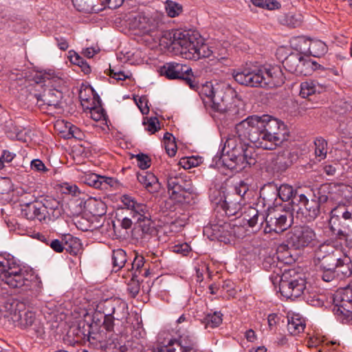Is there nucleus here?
Segmentation results:
<instances>
[{"label":"nucleus","instance_id":"nucleus-1","mask_svg":"<svg viewBox=\"0 0 352 352\" xmlns=\"http://www.w3.org/2000/svg\"><path fill=\"white\" fill-rule=\"evenodd\" d=\"M235 129L240 142L234 136L228 138L219 160L224 166L236 172L257 162L258 155L254 147L248 145V142L257 148L274 150L289 136L287 126L269 115L249 116L236 124Z\"/></svg>","mask_w":352,"mask_h":352},{"label":"nucleus","instance_id":"nucleus-2","mask_svg":"<svg viewBox=\"0 0 352 352\" xmlns=\"http://www.w3.org/2000/svg\"><path fill=\"white\" fill-rule=\"evenodd\" d=\"M122 202L129 212V217H124L121 221L123 229H129L134 224L132 233L137 239H145L155 234L156 229L147 205L138 202L128 195H122Z\"/></svg>","mask_w":352,"mask_h":352},{"label":"nucleus","instance_id":"nucleus-3","mask_svg":"<svg viewBox=\"0 0 352 352\" xmlns=\"http://www.w3.org/2000/svg\"><path fill=\"white\" fill-rule=\"evenodd\" d=\"M232 75L239 84L250 87L275 88L285 82L283 73L278 66L245 67L234 70Z\"/></svg>","mask_w":352,"mask_h":352},{"label":"nucleus","instance_id":"nucleus-4","mask_svg":"<svg viewBox=\"0 0 352 352\" xmlns=\"http://www.w3.org/2000/svg\"><path fill=\"white\" fill-rule=\"evenodd\" d=\"M168 36L173 49L177 50L186 59L197 60L201 58H208L212 54L209 47L201 42L197 34L190 30H176L173 33H168Z\"/></svg>","mask_w":352,"mask_h":352},{"label":"nucleus","instance_id":"nucleus-5","mask_svg":"<svg viewBox=\"0 0 352 352\" xmlns=\"http://www.w3.org/2000/svg\"><path fill=\"white\" fill-rule=\"evenodd\" d=\"M318 243L315 231L309 226H296L285 234L284 242L279 250H303L307 247H314Z\"/></svg>","mask_w":352,"mask_h":352},{"label":"nucleus","instance_id":"nucleus-6","mask_svg":"<svg viewBox=\"0 0 352 352\" xmlns=\"http://www.w3.org/2000/svg\"><path fill=\"white\" fill-rule=\"evenodd\" d=\"M339 261L338 252L327 245H321L315 252L314 264L317 271L322 273V279L331 282L335 279L336 262Z\"/></svg>","mask_w":352,"mask_h":352},{"label":"nucleus","instance_id":"nucleus-7","mask_svg":"<svg viewBox=\"0 0 352 352\" xmlns=\"http://www.w3.org/2000/svg\"><path fill=\"white\" fill-rule=\"evenodd\" d=\"M170 198L180 204H189L193 193V186L186 175L170 173L167 177Z\"/></svg>","mask_w":352,"mask_h":352},{"label":"nucleus","instance_id":"nucleus-8","mask_svg":"<svg viewBox=\"0 0 352 352\" xmlns=\"http://www.w3.org/2000/svg\"><path fill=\"white\" fill-rule=\"evenodd\" d=\"M279 291L282 296L287 298L294 300L302 296L304 300H309L306 294H309V291L306 286L305 279L301 277H292L291 272L282 274Z\"/></svg>","mask_w":352,"mask_h":352},{"label":"nucleus","instance_id":"nucleus-9","mask_svg":"<svg viewBox=\"0 0 352 352\" xmlns=\"http://www.w3.org/2000/svg\"><path fill=\"white\" fill-rule=\"evenodd\" d=\"M285 69L296 76H309L320 65L298 52H291L282 61Z\"/></svg>","mask_w":352,"mask_h":352},{"label":"nucleus","instance_id":"nucleus-10","mask_svg":"<svg viewBox=\"0 0 352 352\" xmlns=\"http://www.w3.org/2000/svg\"><path fill=\"white\" fill-rule=\"evenodd\" d=\"M0 278L12 288H19L27 285L28 279L15 261L4 259L0 261Z\"/></svg>","mask_w":352,"mask_h":352},{"label":"nucleus","instance_id":"nucleus-11","mask_svg":"<svg viewBox=\"0 0 352 352\" xmlns=\"http://www.w3.org/2000/svg\"><path fill=\"white\" fill-rule=\"evenodd\" d=\"M293 222V213L290 210L283 208L280 211H274L266 215L264 232L265 233L282 232L290 228Z\"/></svg>","mask_w":352,"mask_h":352},{"label":"nucleus","instance_id":"nucleus-12","mask_svg":"<svg viewBox=\"0 0 352 352\" xmlns=\"http://www.w3.org/2000/svg\"><path fill=\"white\" fill-rule=\"evenodd\" d=\"M161 72L168 79L184 80L192 89L197 87V83L193 80L192 69L186 65L175 62L167 63L161 67Z\"/></svg>","mask_w":352,"mask_h":352},{"label":"nucleus","instance_id":"nucleus-13","mask_svg":"<svg viewBox=\"0 0 352 352\" xmlns=\"http://www.w3.org/2000/svg\"><path fill=\"white\" fill-rule=\"evenodd\" d=\"M234 96H236V93L230 85L216 84L210 99L207 101L204 98V103L208 104L215 111L224 112L227 109V102Z\"/></svg>","mask_w":352,"mask_h":352},{"label":"nucleus","instance_id":"nucleus-14","mask_svg":"<svg viewBox=\"0 0 352 352\" xmlns=\"http://www.w3.org/2000/svg\"><path fill=\"white\" fill-rule=\"evenodd\" d=\"M23 307H19L17 311L15 309L14 314H12L11 320L16 326L23 329L32 327L37 333H41L43 329L37 324L35 313L32 311L22 310Z\"/></svg>","mask_w":352,"mask_h":352},{"label":"nucleus","instance_id":"nucleus-15","mask_svg":"<svg viewBox=\"0 0 352 352\" xmlns=\"http://www.w3.org/2000/svg\"><path fill=\"white\" fill-rule=\"evenodd\" d=\"M210 228L214 238L226 243L230 241V239L235 235L236 230L240 229V227L219 221L217 223L211 224Z\"/></svg>","mask_w":352,"mask_h":352},{"label":"nucleus","instance_id":"nucleus-16","mask_svg":"<svg viewBox=\"0 0 352 352\" xmlns=\"http://www.w3.org/2000/svg\"><path fill=\"white\" fill-rule=\"evenodd\" d=\"M298 159V155L289 150L279 151L272 160V167L277 173L285 171Z\"/></svg>","mask_w":352,"mask_h":352},{"label":"nucleus","instance_id":"nucleus-17","mask_svg":"<svg viewBox=\"0 0 352 352\" xmlns=\"http://www.w3.org/2000/svg\"><path fill=\"white\" fill-rule=\"evenodd\" d=\"M324 210L322 206L316 199L311 200L306 199L302 208H298V217L304 219L305 221H312L320 214V211Z\"/></svg>","mask_w":352,"mask_h":352},{"label":"nucleus","instance_id":"nucleus-18","mask_svg":"<svg viewBox=\"0 0 352 352\" xmlns=\"http://www.w3.org/2000/svg\"><path fill=\"white\" fill-rule=\"evenodd\" d=\"M110 307L112 311H107L104 316L102 325L107 331H113L114 328V320L122 319V316L117 311H124L126 308V303L123 302H108L106 305V309Z\"/></svg>","mask_w":352,"mask_h":352},{"label":"nucleus","instance_id":"nucleus-19","mask_svg":"<svg viewBox=\"0 0 352 352\" xmlns=\"http://www.w3.org/2000/svg\"><path fill=\"white\" fill-rule=\"evenodd\" d=\"M39 107L47 105L56 109L60 107L63 93L56 89H45L42 94L35 95Z\"/></svg>","mask_w":352,"mask_h":352},{"label":"nucleus","instance_id":"nucleus-20","mask_svg":"<svg viewBox=\"0 0 352 352\" xmlns=\"http://www.w3.org/2000/svg\"><path fill=\"white\" fill-rule=\"evenodd\" d=\"M245 201L241 200L239 196L234 194L227 192L224 196V201L221 204V208L228 217L236 216L241 214V210Z\"/></svg>","mask_w":352,"mask_h":352},{"label":"nucleus","instance_id":"nucleus-21","mask_svg":"<svg viewBox=\"0 0 352 352\" xmlns=\"http://www.w3.org/2000/svg\"><path fill=\"white\" fill-rule=\"evenodd\" d=\"M137 179L151 193L157 192L161 188L157 177L151 172L138 173Z\"/></svg>","mask_w":352,"mask_h":352},{"label":"nucleus","instance_id":"nucleus-22","mask_svg":"<svg viewBox=\"0 0 352 352\" xmlns=\"http://www.w3.org/2000/svg\"><path fill=\"white\" fill-rule=\"evenodd\" d=\"M21 214L27 219H37L39 221L45 220V212L39 201L21 208Z\"/></svg>","mask_w":352,"mask_h":352},{"label":"nucleus","instance_id":"nucleus-23","mask_svg":"<svg viewBox=\"0 0 352 352\" xmlns=\"http://www.w3.org/2000/svg\"><path fill=\"white\" fill-rule=\"evenodd\" d=\"M333 271H335V278L340 276H342L341 278L351 276L352 274L351 258L346 254L339 256V261L336 262V267Z\"/></svg>","mask_w":352,"mask_h":352},{"label":"nucleus","instance_id":"nucleus-24","mask_svg":"<svg viewBox=\"0 0 352 352\" xmlns=\"http://www.w3.org/2000/svg\"><path fill=\"white\" fill-rule=\"evenodd\" d=\"M85 209L94 217H102L106 214V204L101 200L89 198L84 203Z\"/></svg>","mask_w":352,"mask_h":352},{"label":"nucleus","instance_id":"nucleus-25","mask_svg":"<svg viewBox=\"0 0 352 352\" xmlns=\"http://www.w3.org/2000/svg\"><path fill=\"white\" fill-rule=\"evenodd\" d=\"M41 205H42V208H43L45 212V218L47 215L52 214L53 217H58L61 212V210L60 208V202L51 197H47L40 201Z\"/></svg>","mask_w":352,"mask_h":352},{"label":"nucleus","instance_id":"nucleus-26","mask_svg":"<svg viewBox=\"0 0 352 352\" xmlns=\"http://www.w3.org/2000/svg\"><path fill=\"white\" fill-rule=\"evenodd\" d=\"M98 322H100L99 319H97L96 321V316H94L91 320V322H86V320H84L79 322V331L83 335L84 338H87L89 341H90L91 339L97 340V338L93 336L95 334V333L93 331V329L95 327L96 329L98 330L100 324L98 323Z\"/></svg>","mask_w":352,"mask_h":352},{"label":"nucleus","instance_id":"nucleus-27","mask_svg":"<svg viewBox=\"0 0 352 352\" xmlns=\"http://www.w3.org/2000/svg\"><path fill=\"white\" fill-rule=\"evenodd\" d=\"M324 89V87L317 81L309 80L301 83L300 95L307 98L316 93L320 94Z\"/></svg>","mask_w":352,"mask_h":352},{"label":"nucleus","instance_id":"nucleus-28","mask_svg":"<svg viewBox=\"0 0 352 352\" xmlns=\"http://www.w3.org/2000/svg\"><path fill=\"white\" fill-rule=\"evenodd\" d=\"M302 16L300 14L289 12L279 16L278 21L280 24L289 28H295L300 25Z\"/></svg>","mask_w":352,"mask_h":352},{"label":"nucleus","instance_id":"nucleus-29","mask_svg":"<svg viewBox=\"0 0 352 352\" xmlns=\"http://www.w3.org/2000/svg\"><path fill=\"white\" fill-rule=\"evenodd\" d=\"M260 197L265 201L272 202L278 197V186L274 182L265 184L260 190Z\"/></svg>","mask_w":352,"mask_h":352},{"label":"nucleus","instance_id":"nucleus-30","mask_svg":"<svg viewBox=\"0 0 352 352\" xmlns=\"http://www.w3.org/2000/svg\"><path fill=\"white\" fill-rule=\"evenodd\" d=\"M336 186V184L325 183L321 184L317 189L316 192H314V197L317 198V201L324 206L329 200V195L332 193L333 188Z\"/></svg>","mask_w":352,"mask_h":352},{"label":"nucleus","instance_id":"nucleus-31","mask_svg":"<svg viewBox=\"0 0 352 352\" xmlns=\"http://www.w3.org/2000/svg\"><path fill=\"white\" fill-rule=\"evenodd\" d=\"M175 344L180 346V350L197 347L195 338L190 335L184 334L177 340L170 339L168 341V346H173Z\"/></svg>","mask_w":352,"mask_h":352},{"label":"nucleus","instance_id":"nucleus-32","mask_svg":"<svg viewBox=\"0 0 352 352\" xmlns=\"http://www.w3.org/2000/svg\"><path fill=\"white\" fill-rule=\"evenodd\" d=\"M335 314L342 316L346 321L352 320V297L351 299H342L340 304L334 308Z\"/></svg>","mask_w":352,"mask_h":352},{"label":"nucleus","instance_id":"nucleus-33","mask_svg":"<svg viewBox=\"0 0 352 352\" xmlns=\"http://www.w3.org/2000/svg\"><path fill=\"white\" fill-rule=\"evenodd\" d=\"M287 320V330L291 335L296 336L304 331L305 324L302 318L296 316L288 318Z\"/></svg>","mask_w":352,"mask_h":352},{"label":"nucleus","instance_id":"nucleus-34","mask_svg":"<svg viewBox=\"0 0 352 352\" xmlns=\"http://www.w3.org/2000/svg\"><path fill=\"white\" fill-rule=\"evenodd\" d=\"M222 316L223 314L220 311L208 313L204 318L202 323L206 329L217 327L222 323Z\"/></svg>","mask_w":352,"mask_h":352},{"label":"nucleus","instance_id":"nucleus-35","mask_svg":"<svg viewBox=\"0 0 352 352\" xmlns=\"http://www.w3.org/2000/svg\"><path fill=\"white\" fill-rule=\"evenodd\" d=\"M278 265H283V263L278 261V257L275 256H267L262 262V266L266 271H272L276 275H279L282 272Z\"/></svg>","mask_w":352,"mask_h":352},{"label":"nucleus","instance_id":"nucleus-36","mask_svg":"<svg viewBox=\"0 0 352 352\" xmlns=\"http://www.w3.org/2000/svg\"><path fill=\"white\" fill-rule=\"evenodd\" d=\"M113 270L117 272L122 269L126 262V254L122 249L113 251L112 253Z\"/></svg>","mask_w":352,"mask_h":352},{"label":"nucleus","instance_id":"nucleus-37","mask_svg":"<svg viewBox=\"0 0 352 352\" xmlns=\"http://www.w3.org/2000/svg\"><path fill=\"white\" fill-rule=\"evenodd\" d=\"M307 197L304 194H299L298 191L290 199L291 201L288 204H285L283 208L286 210H290L291 212L294 211L296 212L298 214V208H302V205L304 204Z\"/></svg>","mask_w":352,"mask_h":352},{"label":"nucleus","instance_id":"nucleus-38","mask_svg":"<svg viewBox=\"0 0 352 352\" xmlns=\"http://www.w3.org/2000/svg\"><path fill=\"white\" fill-rule=\"evenodd\" d=\"M94 100L96 102L94 101V106L90 108L91 118L96 121H99L104 118L105 111L102 107L101 100L98 95L94 97Z\"/></svg>","mask_w":352,"mask_h":352},{"label":"nucleus","instance_id":"nucleus-39","mask_svg":"<svg viewBox=\"0 0 352 352\" xmlns=\"http://www.w3.org/2000/svg\"><path fill=\"white\" fill-rule=\"evenodd\" d=\"M1 307V318H9L11 320L12 314H14L15 309L18 310L19 307H24L23 303L18 301H13L12 302H5Z\"/></svg>","mask_w":352,"mask_h":352},{"label":"nucleus","instance_id":"nucleus-40","mask_svg":"<svg viewBox=\"0 0 352 352\" xmlns=\"http://www.w3.org/2000/svg\"><path fill=\"white\" fill-rule=\"evenodd\" d=\"M69 54L70 55L69 58L72 64L79 66L81 68L82 72L85 74L91 73V69L89 65L82 57L74 52H69Z\"/></svg>","mask_w":352,"mask_h":352},{"label":"nucleus","instance_id":"nucleus-41","mask_svg":"<svg viewBox=\"0 0 352 352\" xmlns=\"http://www.w3.org/2000/svg\"><path fill=\"white\" fill-rule=\"evenodd\" d=\"M309 51L313 56L320 57L327 53V46L321 41H315L310 43Z\"/></svg>","mask_w":352,"mask_h":352},{"label":"nucleus","instance_id":"nucleus-42","mask_svg":"<svg viewBox=\"0 0 352 352\" xmlns=\"http://www.w3.org/2000/svg\"><path fill=\"white\" fill-rule=\"evenodd\" d=\"M81 243L77 238L69 235L65 243V250L72 255H76L80 250Z\"/></svg>","mask_w":352,"mask_h":352},{"label":"nucleus","instance_id":"nucleus-43","mask_svg":"<svg viewBox=\"0 0 352 352\" xmlns=\"http://www.w3.org/2000/svg\"><path fill=\"white\" fill-rule=\"evenodd\" d=\"M165 9L168 16L172 18L179 16L183 11L181 4L170 0L166 1Z\"/></svg>","mask_w":352,"mask_h":352},{"label":"nucleus","instance_id":"nucleus-44","mask_svg":"<svg viewBox=\"0 0 352 352\" xmlns=\"http://www.w3.org/2000/svg\"><path fill=\"white\" fill-rule=\"evenodd\" d=\"M296 190H294L292 186L288 184H282L279 187L278 186V194L279 198L283 201H289L290 199L296 192Z\"/></svg>","mask_w":352,"mask_h":352},{"label":"nucleus","instance_id":"nucleus-45","mask_svg":"<svg viewBox=\"0 0 352 352\" xmlns=\"http://www.w3.org/2000/svg\"><path fill=\"white\" fill-rule=\"evenodd\" d=\"M250 1L256 7L269 10H277L280 7V3L276 0H250Z\"/></svg>","mask_w":352,"mask_h":352},{"label":"nucleus","instance_id":"nucleus-46","mask_svg":"<svg viewBox=\"0 0 352 352\" xmlns=\"http://www.w3.org/2000/svg\"><path fill=\"white\" fill-rule=\"evenodd\" d=\"M137 277L136 272L133 274L132 278L127 285V292L133 298H135L138 294L140 288V281L137 279Z\"/></svg>","mask_w":352,"mask_h":352},{"label":"nucleus","instance_id":"nucleus-47","mask_svg":"<svg viewBox=\"0 0 352 352\" xmlns=\"http://www.w3.org/2000/svg\"><path fill=\"white\" fill-rule=\"evenodd\" d=\"M143 124L145 126V129L151 134L155 133L160 129L159 120L156 117L144 118Z\"/></svg>","mask_w":352,"mask_h":352},{"label":"nucleus","instance_id":"nucleus-48","mask_svg":"<svg viewBox=\"0 0 352 352\" xmlns=\"http://www.w3.org/2000/svg\"><path fill=\"white\" fill-rule=\"evenodd\" d=\"M38 201L36 197L32 192H23L19 199V205L21 208Z\"/></svg>","mask_w":352,"mask_h":352},{"label":"nucleus","instance_id":"nucleus-49","mask_svg":"<svg viewBox=\"0 0 352 352\" xmlns=\"http://www.w3.org/2000/svg\"><path fill=\"white\" fill-rule=\"evenodd\" d=\"M249 190V186L244 181H240L236 184L234 190L232 192H229L231 194H234L235 196H239L241 198V200L245 201V196Z\"/></svg>","mask_w":352,"mask_h":352},{"label":"nucleus","instance_id":"nucleus-50","mask_svg":"<svg viewBox=\"0 0 352 352\" xmlns=\"http://www.w3.org/2000/svg\"><path fill=\"white\" fill-rule=\"evenodd\" d=\"M102 179H103L101 175L96 173H91L85 177L84 182L90 186L100 189L102 186Z\"/></svg>","mask_w":352,"mask_h":352},{"label":"nucleus","instance_id":"nucleus-51","mask_svg":"<svg viewBox=\"0 0 352 352\" xmlns=\"http://www.w3.org/2000/svg\"><path fill=\"white\" fill-rule=\"evenodd\" d=\"M327 142L323 139L317 140L315 142L316 149L315 154L316 157H320V160L326 157L327 155Z\"/></svg>","mask_w":352,"mask_h":352},{"label":"nucleus","instance_id":"nucleus-52","mask_svg":"<svg viewBox=\"0 0 352 352\" xmlns=\"http://www.w3.org/2000/svg\"><path fill=\"white\" fill-rule=\"evenodd\" d=\"M214 89L215 85L214 86L212 83L207 82L203 85L199 91V96L202 98V100L204 101V98H206V100L209 101L214 91Z\"/></svg>","mask_w":352,"mask_h":352},{"label":"nucleus","instance_id":"nucleus-53","mask_svg":"<svg viewBox=\"0 0 352 352\" xmlns=\"http://www.w3.org/2000/svg\"><path fill=\"white\" fill-rule=\"evenodd\" d=\"M146 23H148V17L138 14L133 17V22L132 25L133 28L139 29L143 31V30L145 29L148 30L146 26L147 24Z\"/></svg>","mask_w":352,"mask_h":352},{"label":"nucleus","instance_id":"nucleus-54","mask_svg":"<svg viewBox=\"0 0 352 352\" xmlns=\"http://www.w3.org/2000/svg\"><path fill=\"white\" fill-rule=\"evenodd\" d=\"M137 164L139 168L142 170L147 169L151 166V158L144 153H139L135 155Z\"/></svg>","mask_w":352,"mask_h":352},{"label":"nucleus","instance_id":"nucleus-55","mask_svg":"<svg viewBox=\"0 0 352 352\" xmlns=\"http://www.w3.org/2000/svg\"><path fill=\"white\" fill-rule=\"evenodd\" d=\"M89 5L91 7V9H89L88 11H85V12L98 13L103 10L105 8H107L106 3H104L102 0H90Z\"/></svg>","mask_w":352,"mask_h":352},{"label":"nucleus","instance_id":"nucleus-56","mask_svg":"<svg viewBox=\"0 0 352 352\" xmlns=\"http://www.w3.org/2000/svg\"><path fill=\"white\" fill-rule=\"evenodd\" d=\"M12 184L10 178L0 177V195L8 194L12 189Z\"/></svg>","mask_w":352,"mask_h":352},{"label":"nucleus","instance_id":"nucleus-57","mask_svg":"<svg viewBox=\"0 0 352 352\" xmlns=\"http://www.w3.org/2000/svg\"><path fill=\"white\" fill-rule=\"evenodd\" d=\"M344 209V206H338L334 208L331 211V219L329 221L330 224H336V221H338L340 217L342 216V213Z\"/></svg>","mask_w":352,"mask_h":352},{"label":"nucleus","instance_id":"nucleus-58","mask_svg":"<svg viewBox=\"0 0 352 352\" xmlns=\"http://www.w3.org/2000/svg\"><path fill=\"white\" fill-rule=\"evenodd\" d=\"M74 6L76 8L77 10L79 12L88 11L91 9V6L89 5L90 0H72Z\"/></svg>","mask_w":352,"mask_h":352},{"label":"nucleus","instance_id":"nucleus-59","mask_svg":"<svg viewBox=\"0 0 352 352\" xmlns=\"http://www.w3.org/2000/svg\"><path fill=\"white\" fill-rule=\"evenodd\" d=\"M15 157V154L11 153L8 151H3L1 154L0 155V162H1V169L5 167V164H9L12 161L14 157Z\"/></svg>","mask_w":352,"mask_h":352},{"label":"nucleus","instance_id":"nucleus-60","mask_svg":"<svg viewBox=\"0 0 352 352\" xmlns=\"http://www.w3.org/2000/svg\"><path fill=\"white\" fill-rule=\"evenodd\" d=\"M30 167L32 170L41 173L48 170L44 163L39 159L33 160L31 162Z\"/></svg>","mask_w":352,"mask_h":352},{"label":"nucleus","instance_id":"nucleus-61","mask_svg":"<svg viewBox=\"0 0 352 352\" xmlns=\"http://www.w3.org/2000/svg\"><path fill=\"white\" fill-rule=\"evenodd\" d=\"M46 243L48 244L47 242ZM49 245L54 251L58 253L63 252L65 250V245L58 239L52 240Z\"/></svg>","mask_w":352,"mask_h":352},{"label":"nucleus","instance_id":"nucleus-62","mask_svg":"<svg viewBox=\"0 0 352 352\" xmlns=\"http://www.w3.org/2000/svg\"><path fill=\"white\" fill-rule=\"evenodd\" d=\"M250 213L252 214V217H250V219H248V223L250 227L254 228L258 225V217L259 214V212L257 210L252 208L250 211Z\"/></svg>","mask_w":352,"mask_h":352},{"label":"nucleus","instance_id":"nucleus-63","mask_svg":"<svg viewBox=\"0 0 352 352\" xmlns=\"http://www.w3.org/2000/svg\"><path fill=\"white\" fill-rule=\"evenodd\" d=\"M69 133L72 135V137L78 140H81L83 136V133L81 131V130L77 126L72 124H70V126H69Z\"/></svg>","mask_w":352,"mask_h":352},{"label":"nucleus","instance_id":"nucleus-64","mask_svg":"<svg viewBox=\"0 0 352 352\" xmlns=\"http://www.w3.org/2000/svg\"><path fill=\"white\" fill-rule=\"evenodd\" d=\"M165 149L167 154L170 157L175 156L177 152V145L175 140H173L171 142H168V144H165Z\"/></svg>","mask_w":352,"mask_h":352}]
</instances>
